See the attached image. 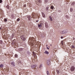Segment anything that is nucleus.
<instances>
[{
	"label": "nucleus",
	"instance_id": "obj_14",
	"mask_svg": "<svg viewBox=\"0 0 75 75\" xmlns=\"http://www.w3.org/2000/svg\"><path fill=\"white\" fill-rule=\"evenodd\" d=\"M42 64H41L39 66V68H42Z\"/></svg>",
	"mask_w": 75,
	"mask_h": 75
},
{
	"label": "nucleus",
	"instance_id": "obj_27",
	"mask_svg": "<svg viewBox=\"0 0 75 75\" xmlns=\"http://www.w3.org/2000/svg\"><path fill=\"white\" fill-rule=\"evenodd\" d=\"M0 44H2V41L0 40Z\"/></svg>",
	"mask_w": 75,
	"mask_h": 75
},
{
	"label": "nucleus",
	"instance_id": "obj_23",
	"mask_svg": "<svg viewBox=\"0 0 75 75\" xmlns=\"http://www.w3.org/2000/svg\"><path fill=\"white\" fill-rule=\"evenodd\" d=\"M31 4H29V6L30 7H31Z\"/></svg>",
	"mask_w": 75,
	"mask_h": 75
},
{
	"label": "nucleus",
	"instance_id": "obj_22",
	"mask_svg": "<svg viewBox=\"0 0 75 75\" xmlns=\"http://www.w3.org/2000/svg\"><path fill=\"white\" fill-rule=\"evenodd\" d=\"M61 43L62 45H63V41L62 40L61 41Z\"/></svg>",
	"mask_w": 75,
	"mask_h": 75
},
{
	"label": "nucleus",
	"instance_id": "obj_2",
	"mask_svg": "<svg viewBox=\"0 0 75 75\" xmlns=\"http://www.w3.org/2000/svg\"><path fill=\"white\" fill-rule=\"evenodd\" d=\"M75 69V67L74 66H72L71 67L70 70L71 71H74Z\"/></svg>",
	"mask_w": 75,
	"mask_h": 75
},
{
	"label": "nucleus",
	"instance_id": "obj_16",
	"mask_svg": "<svg viewBox=\"0 0 75 75\" xmlns=\"http://www.w3.org/2000/svg\"><path fill=\"white\" fill-rule=\"evenodd\" d=\"M6 8H8V9H9V8H9V5H7L6 6Z\"/></svg>",
	"mask_w": 75,
	"mask_h": 75
},
{
	"label": "nucleus",
	"instance_id": "obj_29",
	"mask_svg": "<svg viewBox=\"0 0 75 75\" xmlns=\"http://www.w3.org/2000/svg\"><path fill=\"white\" fill-rule=\"evenodd\" d=\"M2 3V0H0V3Z\"/></svg>",
	"mask_w": 75,
	"mask_h": 75
},
{
	"label": "nucleus",
	"instance_id": "obj_35",
	"mask_svg": "<svg viewBox=\"0 0 75 75\" xmlns=\"http://www.w3.org/2000/svg\"><path fill=\"white\" fill-rule=\"evenodd\" d=\"M36 22H38V20L36 21Z\"/></svg>",
	"mask_w": 75,
	"mask_h": 75
},
{
	"label": "nucleus",
	"instance_id": "obj_5",
	"mask_svg": "<svg viewBox=\"0 0 75 75\" xmlns=\"http://www.w3.org/2000/svg\"><path fill=\"white\" fill-rule=\"evenodd\" d=\"M45 26L46 28H47L48 27V23H47V22L45 23Z\"/></svg>",
	"mask_w": 75,
	"mask_h": 75
},
{
	"label": "nucleus",
	"instance_id": "obj_31",
	"mask_svg": "<svg viewBox=\"0 0 75 75\" xmlns=\"http://www.w3.org/2000/svg\"><path fill=\"white\" fill-rule=\"evenodd\" d=\"M38 1L39 3H41V1L40 0H39Z\"/></svg>",
	"mask_w": 75,
	"mask_h": 75
},
{
	"label": "nucleus",
	"instance_id": "obj_12",
	"mask_svg": "<svg viewBox=\"0 0 75 75\" xmlns=\"http://www.w3.org/2000/svg\"><path fill=\"white\" fill-rule=\"evenodd\" d=\"M49 18H50V21H52V19L51 16H50Z\"/></svg>",
	"mask_w": 75,
	"mask_h": 75
},
{
	"label": "nucleus",
	"instance_id": "obj_1",
	"mask_svg": "<svg viewBox=\"0 0 75 75\" xmlns=\"http://www.w3.org/2000/svg\"><path fill=\"white\" fill-rule=\"evenodd\" d=\"M67 33V32L66 31V30H63L62 31L60 32V33L61 34H66Z\"/></svg>",
	"mask_w": 75,
	"mask_h": 75
},
{
	"label": "nucleus",
	"instance_id": "obj_4",
	"mask_svg": "<svg viewBox=\"0 0 75 75\" xmlns=\"http://www.w3.org/2000/svg\"><path fill=\"white\" fill-rule=\"evenodd\" d=\"M11 65L13 67H15V64L14 63V62H11Z\"/></svg>",
	"mask_w": 75,
	"mask_h": 75
},
{
	"label": "nucleus",
	"instance_id": "obj_10",
	"mask_svg": "<svg viewBox=\"0 0 75 75\" xmlns=\"http://www.w3.org/2000/svg\"><path fill=\"white\" fill-rule=\"evenodd\" d=\"M27 18H28V20H30L31 19V17L29 16H28Z\"/></svg>",
	"mask_w": 75,
	"mask_h": 75
},
{
	"label": "nucleus",
	"instance_id": "obj_15",
	"mask_svg": "<svg viewBox=\"0 0 75 75\" xmlns=\"http://www.w3.org/2000/svg\"><path fill=\"white\" fill-rule=\"evenodd\" d=\"M47 75H50V73L48 71H47Z\"/></svg>",
	"mask_w": 75,
	"mask_h": 75
},
{
	"label": "nucleus",
	"instance_id": "obj_18",
	"mask_svg": "<svg viewBox=\"0 0 75 75\" xmlns=\"http://www.w3.org/2000/svg\"><path fill=\"white\" fill-rule=\"evenodd\" d=\"M46 9L47 10V11H48V7L47 6L46 8Z\"/></svg>",
	"mask_w": 75,
	"mask_h": 75
},
{
	"label": "nucleus",
	"instance_id": "obj_26",
	"mask_svg": "<svg viewBox=\"0 0 75 75\" xmlns=\"http://www.w3.org/2000/svg\"><path fill=\"white\" fill-rule=\"evenodd\" d=\"M51 9H53V8H54V7H53V6H52L51 7Z\"/></svg>",
	"mask_w": 75,
	"mask_h": 75
},
{
	"label": "nucleus",
	"instance_id": "obj_25",
	"mask_svg": "<svg viewBox=\"0 0 75 75\" xmlns=\"http://www.w3.org/2000/svg\"><path fill=\"white\" fill-rule=\"evenodd\" d=\"M4 21L5 22H6V21H7V19H4Z\"/></svg>",
	"mask_w": 75,
	"mask_h": 75
},
{
	"label": "nucleus",
	"instance_id": "obj_7",
	"mask_svg": "<svg viewBox=\"0 0 75 75\" xmlns=\"http://www.w3.org/2000/svg\"><path fill=\"white\" fill-rule=\"evenodd\" d=\"M42 27V25H41V24H38V27L39 28H41Z\"/></svg>",
	"mask_w": 75,
	"mask_h": 75
},
{
	"label": "nucleus",
	"instance_id": "obj_21",
	"mask_svg": "<svg viewBox=\"0 0 75 75\" xmlns=\"http://www.w3.org/2000/svg\"><path fill=\"white\" fill-rule=\"evenodd\" d=\"M66 17L67 18H69V17H68V16L66 15Z\"/></svg>",
	"mask_w": 75,
	"mask_h": 75
},
{
	"label": "nucleus",
	"instance_id": "obj_32",
	"mask_svg": "<svg viewBox=\"0 0 75 75\" xmlns=\"http://www.w3.org/2000/svg\"><path fill=\"white\" fill-rule=\"evenodd\" d=\"M61 39H62L63 38V37L62 36H61Z\"/></svg>",
	"mask_w": 75,
	"mask_h": 75
},
{
	"label": "nucleus",
	"instance_id": "obj_28",
	"mask_svg": "<svg viewBox=\"0 0 75 75\" xmlns=\"http://www.w3.org/2000/svg\"><path fill=\"white\" fill-rule=\"evenodd\" d=\"M33 55H34V57H36V54H34V52H33Z\"/></svg>",
	"mask_w": 75,
	"mask_h": 75
},
{
	"label": "nucleus",
	"instance_id": "obj_9",
	"mask_svg": "<svg viewBox=\"0 0 75 75\" xmlns=\"http://www.w3.org/2000/svg\"><path fill=\"white\" fill-rule=\"evenodd\" d=\"M50 61L48 60L47 62V65H48L49 64H50Z\"/></svg>",
	"mask_w": 75,
	"mask_h": 75
},
{
	"label": "nucleus",
	"instance_id": "obj_38",
	"mask_svg": "<svg viewBox=\"0 0 75 75\" xmlns=\"http://www.w3.org/2000/svg\"><path fill=\"white\" fill-rule=\"evenodd\" d=\"M48 46V45H46V47H47Z\"/></svg>",
	"mask_w": 75,
	"mask_h": 75
},
{
	"label": "nucleus",
	"instance_id": "obj_8",
	"mask_svg": "<svg viewBox=\"0 0 75 75\" xmlns=\"http://www.w3.org/2000/svg\"><path fill=\"white\" fill-rule=\"evenodd\" d=\"M42 16H43V17H45V14H44V13H42Z\"/></svg>",
	"mask_w": 75,
	"mask_h": 75
},
{
	"label": "nucleus",
	"instance_id": "obj_24",
	"mask_svg": "<svg viewBox=\"0 0 75 75\" xmlns=\"http://www.w3.org/2000/svg\"><path fill=\"white\" fill-rule=\"evenodd\" d=\"M17 21H20V19L19 18H18L17 20Z\"/></svg>",
	"mask_w": 75,
	"mask_h": 75
},
{
	"label": "nucleus",
	"instance_id": "obj_19",
	"mask_svg": "<svg viewBox=\"0 0 75 75\" xmlns=\"http://www.w3.org/2000/svg\"><path fill=\"white\" fill-rule=\"evenodd\" d=\"M15 57L16 58H17L18 57V55L17 54H15Z\"/></svg>",
	"mask_w": 75,
	"mask_h": 75
},
{
	"label": "nucleus",
	"instance_id": "obj_13",
	"mask_svg": "<svg viewBox=\"0 0 75 75\" xmlns=\"http://www.w3.org/2000/svg\"><path fill=\"white\" fill-rule=\"evenodd\" d=\"M45 54H49L48 52L47 51H45Z\"/></svg>",
	"mask_w": 75,
	"mask_h": 75
},
{
	"label": "nucleus",
	"instance_id": "obj_17",
	"mask_svg": "<svg viewBox=\"0 0 75 75\" xmlns=\"http://www.w3.org/2000/svg\"><path fill=\"white\" fill-rule=\"evenodd\" d=\"M75 46H74L73 45H71V48H75Z\"/></svg>",
	"mask_w": 75,
	"mask_h": 75
},
{
	"label": "nucleus",
	"instance_id": "obj_30",
	"mask_svg": "<svg viewBox=\"0 0 75 75\" xmlns=\"http://www.w3.org/2000/svg\"><path fill=\"white\" fill-rule=\"evenodd\" d=\"M23 7H26V5L25 4L23 5Z\"/></svg>",
	"mask_w": 75,
	"mask_h": 75
},
{
	"label": "nucleus",
	"instance_id": "obj_33",
	"mask_svg": "<svg viewBox=\"0 0 75 75\" xmlns=\"http://www.w3.org/2000/svg\"><path fill=\"white\" fill-rule=\"evenodd\" d=\"M47 49L48 50H50V48H49L48 47H47Z\"/></svg>",
	"mask_w": 75,
	"mask_h": 75
},
{
	"label": "nucleus",
	"instance_id": "obj_20",
	"mask_svg": "<svg viewBox=\"0 0 75 75\" xmlns=\"http://www.w3.org/2000/svg\"><path fill=\"white\" fill-rule=\"evenodd\" d=\"M73 11V9H72V8H70V11L72 12Z\"/></svg>",
	"mask_w": 75,
	"mask_h": 75
},
{
	"label": "nucleus",
	"instance_id": "obj_3",
	"mask_svg": "<svg viewBox=\"0 0 75 75\" xmlns=\"http://www.w3.org/2000/svg\"><path fill=\"white\" fill-rule=\"evenodd\" d=\"M21 38L23 41H25V38H24V35H22L21 36Z\"/></svg>",
	"mask_w": 75,
	"mask_h": 75
},
{
	"label": "nucleus",
	"instance_id": "obj_36",
	"mask_svg": "<svg viewBox=\"0 0 75 75\" xmlns=\"http://www.w3.org/2000/svg\"><path fill=\"white\" fill-rule=\"evenodd\" d=\"M75 3V2H74L73 3V4H74Z\"/></svg>",
	"mask_w": 75,
	"mask_h": 75
},
{
	"label": "nucleus",
	"instance_id": "obj_37",
	"mask_svg": "<svg viewBox=\"0 0 75 75\" xmlns=\"http://www.w3.org/2000/svg\"><path fill=\"white\" fill-rule=\"evenodd\" d=\"M0 30H1V27L0 28Z\"/></svg>",
	"mask_w": 75,
	"mask_h": 75
},
{
	"label": "nucleus",
	"instance_id": "obj_39",
	"mask_svg": "<svg viewBox=\"0 0 75 75\" xmlns=\"http://www.w3.org/2000/svg\"><path fill=\"white\" fill-rule=\"evenodd\" d=\"M33 17H34V15H33Z\"/></svg>",
	"mask_w": 75,
	"mask_h": 75
},
{
	"label": "nucleus",
	"instance_id": "obj_34",
	"mask_svg": "<svg viewBox=\"0 0 75 75\" xmlns=\"http://www.w3.org/2000/svg\"><path fill=\"white\" fill-rule=\"evenodd\" d=\"M57 74H59V71H57Z\"/></svg>",
	"mask_w": 75,
	"mask_h": 75
},
{
	"label": "nucleus",
	"instance_id": "obj_6",
	"mask_svg": "<svg viewBox=\"0 0 75 75\" xmlns=\"http://www.w3.org/2000/svg\"><path fill=\"white\" fill-rule=\"evenodd\" d=\"M35 67H36V66L35 65H33L31 66L32 68H35Z\"/></svg>",
	"mask_w": 75,
	"mask_h": 75
},
{
	"label": "nucleus",
	"instance_id": "obj_11",
	"mask_svg": "<svg viewBox=\"0 0 75 75\" xmlns=\"http://www.w3.org/2000/svg\"><path fill=\"white\" fill-rule=\"evenodd\" d=\"M3 64H1L0 65V68H3Z\"/></svg>",
	"mask_w": 75,
	"mask_h": 75
}]
</instances>
